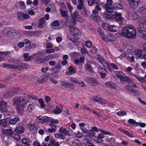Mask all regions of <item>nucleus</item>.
Returning <instances> with one entry per match:
<instances>
[{"label": "nucleus", "instance_id": "nucleus-1", "mask_svg": "<svg viewBox=\"0 0 146 146\" xmlns=\"http://www.w3.org/2000/svg\"><path fill=\"white\" fill-rule=\"evenodd\" d=\"M121 34L124 37L128 39H134L136 37V30L135 28L132 26L125 27L122 30Z\"/></svg>", "mask_w": 146, "mask_h": 146}, {"label": "nucleus", "instance_id": "nucleus-2", "mask_svg": "<svg viewBox=\"0 0 146 146\" xmlns=\"http://www.w3.org/2000/svg\"><path fill=\"white\" fill-rule=\"evenodd\" d=\"M36 97L33 96L32 95H28L25 93H23L21 94L19 98H15L13 99V102L15 105H18L19 103L21 105L23 106L27 104L30 98L35 99Z\"/></svg>", "mask_w": 146, "mask_h": 146}, {"label": "nucleus", "instance_id": "nucleus-3", "mask_svg": "<svg viewBox=\"0 0 146 146\" xmlns=\"http://www.w3.org/2000/svg\"><path fill=\"white\" fill-rule=\"evenodd\" d=\"M100 131L102 133H99L98 136L95 137L94 140L97 143H103V140L102 139L104 137V135L103 133L105 134H109L110 135L111 133L109 132L104 130H100Z\"/></svg>", "mask_w": 146, "mask_h": 146}, {"label": "nucleus", "instance_id": "nucleus-4", "mask_svg": "<svg viewBox=\"0 0 146 146\" xmlns=\"http://www.w3.org/2000/svg\"><path fill=\"white\" fill-rule=\"evenodd\" d=\"M4 33L7 36L12 38L14 35V33L15 32V31L13 29L7 27L4 29Z\"/></svg>", "mask_w": 146, "mask_h": 146}, {"label": "nucleus", "instance_id": "nucleus-5", "mask_svg": "<svg viewBox=\"0 0 146 146\" xmlns=\"http://www.w3.org/2000/svg\"><path fill=\"white\" fill-rule=\"evenodd\" d=\"M8 106L7 103L3 100H0V110L3 112L8 111Z\"/></svg>", "mask_w": 146, "mask_h": 146}, {"label": "nucleus", "instance_id": "nucleus-6", "mask_svg": "<svg viewBox=\"0 0 146 146\" xmlns=\"http://www.w3.org/2000/svg\"><path fill=\"white\" fill-rule=\"evenodd\" d=\"M113 15L114 16L115 19L118 24L120 25L122 24L123 18L121 13L117 12H115Z\"/></svg>", "mask_w": 146, "mask_h": 146}, {"label": "nucleus", "instance_id": "nucleus-7", "mask_svg": "<svg viewBox=\"0 0 146 146\" xmlns=\"http://www.w3.org/2000/svg\"><path fill=\"white\" fill-rule=\"evenodd\" d=\"M98 60L99 61L102 65L103 66L106 68L109 67V63L107 62L104 59V57L100 55H98L97 57Z\"/></svg>", "mask_w": 146, "mask_h": 146}, {"label": "nucleus", "instance_id": "nucleus-8", "mask_svg": "<svg viewBox=\"0 0 146 146\" xmlns=\"http://www.w3.org/2000/svg\"><path fill=\"white\" fill-rule=\"evenodd\" d=\"M86 80L89 84L93 86H95L99 84V82L97 79L94 77H87Z\"/></svg>", "mask_w": 146, "mask_h": 146}, {"label": "nucleus", "instance_id": "nucleus-9", "mask_svg": "<svg viewBox=\"0 0 146 146\" xmlns=\"http://www.w3.org/2000/svg\"><path fill=\"white\" fill-rule=\"evenodd\" d=\"M130 7L132 8H136L138 5L140 0H127Z\"/></svg>", "mask_w": 146, "mask_h": 146}, {"label": "nucleus", "instance_id": "nucleus-10", "mask_svg": "<svg viewBox=\"0 0 146 146\" xmlns=\"http://www.w3.org/2000/svg\"><path fill=\"white\" fill-rule=\"evenodd\" d=\"M17 90V89L16 88L11 89L6 93L4 95V96L6 98L12 97L16 94Z\"/></svg>", "mask_w": 146, "mask_h": 146}, {"label": "nucleus", "instance_id": "nucleus-11", "mask_svg": "<svg viewBox=\"0 0 146 146\" xmlns=\"http://www.w3.org/2000/svg\"><path fill=\"white\" fill-rule=\"evenodd\" d=\"M98 71L99 73L101 78H104L107 73V71L106 70L101 67L99 66L98 68Z\"/></svg>", "mask_w": 146, "mask_h": 146}, {"label": "nucleus", "instance_id": "nucleus-12", "mask_svg": "<svg viewBox=\"0 0 146 146\" xmlns=\"http://www.w3.org/2000/svg\"><path fill=\"white\" fill-rule=\"evenodd\" d=\"M69 28L71 33L75 35H79L81 34V32L79 30L78 28L73 27L72 25H70Z\"/></svg>", "mask_w": 146, "mask_h": 146}, {"label": "nucleus", "instance_id": "nucleus-13", "mask_svg": "<svg viewBox=\"0 0 146 146\" xmlns=\"http://www.w3.org/2000/svg\"><path fill=\"white\" fill-rule=\"evenodd\" d=\"M143 24V22L139 21L137 23V30L139 33H143V32H145L144 30L142 29L144 28Z\"/></svg>", "mask_w": 146, "mask_h": 146}, {"label": "nucleus", "instance_id": "nucleus-14", "mask_svg": "<svg viewBox=\"0 0 146 146\" xmlns=\"http://www.w3.org/2000/svg\"><path fill=\"white\" fill-rule=\"evenodd\" d=\"M112 3L111 0H107V3L105 5L104 7L106 9L108 10L110 12H113V9H111L110 7L109 6H111Z\"/></svg>", "mask_w": 146, "mask_h": 146}, {"label": "nucleus", "instance_id": "nucleus-15", "mask_svg": "<svg viewBox=\"0 0 146 146\" xmlns=\"http://www.w3.org/2000/svg\"><path fill=\"white\" fill-rule=\"evenodd\" d=\"M115 40V37L112 35L109 34L105 37V40L107 42H112Z\"/></svg>", "mask_w": 146, "mask_h": 146}, {"label": "nucleus", "instance_id": "nucleus-16", "mask_svg": "<svg viewBox=\"0 0 146 146\" xmlns=\"http://www.w3.org/2000/svg\"><path fill=\"white\" fill-rule=\"evenodd\" d=\"M59 132L63 136L68 135L69 134V131L63 126H62L59 129Z\"/></svg>", "mask_w": 146, "mask_h": 146}, {"label": "nucleus", "instance_id": "nucleus-17", "mask_svg": "<svg viewBox=\"0 0 146 146\" xmlns=\"http://www.w3.org/2000/svg\"><path fill=\"white\" fill-rule=\"evenodd\" d=\"M28 67V65L25 63H19L16 65V70L26 69Z\"/></svg>", "mask_w": 146, "mask_h": 146}, {"label": "nucleus", "instance_id": "nucleus-18", "mask_svg": "<svg viewBox=\"0 0 146 146\" xmlns=\"http://www.w3.org/2000/svg\"><path fill=\"white\" fill-rule=\"evenodd\" d=\"M106 86L109 88L112 89L116 88V85L114 83L111 82H108L105 83Z\"/></svg>", "mask_w": 146, "mask_h": 146}, {"label": "nucleus", "instance_id": "nucleus-19", "mask_svg": "<svg viewBox=\"0 0 146 146\" xmlns=\"http://www.w3.org/2000/svg\"><path fill=\"white\" fill-rule=\"evenodd\" d=\"M142 51L141 49H139L136 50L135 56L137 59H142Z\"/></svg>", "mask_w": 146, "mask_h": 146}, {"label": "nucleus", "instance_id": "nucleus-20", "mask_svg": "<svg viewBox=\"0 0 146 146\" xmlns=\"http://www.w3.org/2000/svg\"><path fill=\"white\" fill-rule=\"evenodd\" d=\"M83 2L84 0H78V4L77 5V8L79 10H81L85 8Z\"/></svg>", "mask_w": 146, "mask_h": 146}, {"label": "nucleus", "instance_id": "nucleus-21", "mask_svg": "<svg viewBox=\"0 0 146 146\" xmlns=\"http://www.w3.org/2000/svg\"><path fill=\"white\" fill-rule=\"evenodd\" d=\"M71 16L73 19L75 21H78L79 20L80 16L77 11H75L73 13H71Z\"/></svg>", "mask_w": 146, "mask_h": 146}, {"label": "nucleus", "instance_id": "nucleus-22", "mask_svg": "<svg viewBox=\"0 0 146 146\" xmlns=\"http://www.w3.org/2000/svg\"><path fill=\"white\" fill-rule=\"evenodd\" d=\"M84 67L86 70L90 73L93 72V70L91 65L88 63H86L84 65Z\"/></svg>", "mask_w": 146, "mask_h": 146}, {"label": "nucleus", "instance_id": "nucleus-23", "mask_svg": "<svg viewBox=\"0 0 146 146\" xmlns=\"http://www.w3.org/2000/svg\"><path fill=\"white\" fill-rule=\"evenodd\" d=\"M28 126L30 131L33 133H35L36 131V128L35 125L33 124H29L28 125Z\"/></svg>", "mask_w": 146, "mask_h": 146}, {"label": "nucleus", "instance_id": "nucleus-24", "mask_svg": "<svg viewBox=\"0 0 146 146\" xmlns=\"http://www.w3.org/2000/svg\"><path fill=\"white\" fill-rule=\"evenodd\" d=\"M24 129L23 127L19 126V127H17L15 130V131L14 132V133L16 132L17 133L21 134L24 132Z\"/></svg>", "mask_w": 146, "mask_h": 146}, {"label": "nucleus", "instance_id": "nucleus-25", "mask_svg": "<svg viewBox=\"0 0 146 146\" xmlns=\"http://www.w3.org/2000/svg\"><path fill=\"white\" fill-rule=\"evenodd\" d=\"M120 80L122 81L129 83L133 82V80L127 76H122L120 78Z\"/></svg>", "mask_w": 146, "mask_h": 146}, {"label": "nucleus", "instance_id": "nucleus-26", "mask_svg": "<svg viewBox=\"0 0 146 146\" xmlns=\"http://www.w3.org/2000/svg\"><path fill=\"white\" fill-rule=\"evenodd\" d=\"M45 21L44 18H42L38 21V27L40 28H43V24Z\"/></svg>", "mask_w": 146, "mask_h": 146}, {"label": "nucleus", "instance_id": "nucleus-27", "mask_svg": "<svg viewBox=\"0 0 146 146\" xmlns=\"http://www.w3.org/2000/svg\"><path fill=\"white\" fill-rule=\"evenodd\" d=\"M98 32L100 35L104 40H105V35L102 29L101 28H98Z\"/></svg>", "mask_w": 146, "mask_h": 146}, {"label": "nucleus", "instance_id": "nucleus-28", "mask_svg": "<svg viewBox=\"0 0 146 146\" xmlns=\"http://www.w3.org/2000/svg\"><path fill=\"white\" fill-rule=\"evenodd\" d=\"M98 0H87L88 5L92 6L95 4H97Z\"/></svg>", "mask_w": 146, "mask_h": 146}, {"label": "nucleus", "instance_id": "nucleus-29", "mask_svg": "<svg viewBox=\"0 0 146 146\" xmlns=\"http://www.w3.org/2000/svg\"><path fill=\"white\" fill-rule=\"evenodd\" d=\"M139 12L141 14L144 15L146 13V7L144 6L140 7L138 10Z\"/></svg>", "mask_w": 146, "mask_h": 146}, {"label": "nucleus", "instance_id": "nucleus-30", "mask_svg": "<svg viewBox=\"0 0 146 146\" xmlns=\"http://www.w3.org/2000/svg\"><path fill=\"white\" fill-rule=\"evenodd\" d=\"M62 111V108L61 107L57 106L56 108L53 110L54 113L56 114L60 113Z\"/></svg>", "mask_w": 146, "mask_h": 146}, {"label": "nucleus", "instance_id": "nucleus-31", "mask_svg": "<svg viewBox=\"0 0 146 146\" xmlns=\"http://www.w3.org/2000/svg\"><path fill=\"white\" fill-rule=\"evenodd\" d=\"M61 84L62 86H63L65 87H67L68 86H73L72 84L64 81H62L61 82Z\"/></svg>", "mask_w": 146, "mask_h": 146}, {"label": "nucleus", "instance_id": "nucleus-32", "mask_svg": "<svg viewBox=\"0 0 146 146\" xmlns=\"http://www.w3.org/2000/svg\"><path fill=\"white\" fill-rule=\"evenodd\" d=\"M68 38L70 40L73 42H77L78 41V38L76 36L74 35H71V36H68Z\"/></svg>", "mask_w": 146, "mask_h": 146}, {"label": "nucleus", "instance_id": "nucleus-33", "mask_svg": "<svg viewBox=\"0 0 146 146\" xmlns=\"http://www.w3.org/2000/svg\"><path fill=\"white\" fill-rule=\"evenodd\" d=\"M42 51H38L36 53L33 54L32 55L33 59L38 58L39 56L42 55Z\"/></svg>", "mask_w": 146, "mask_h": 146}, {"label": "nucleus", "instance_id": "nucleus-34", "mask_svg": "<svg viewBox=\"0 0 146 146\" xmlns=\"http://www.w3.org/2000/svg\"><path fill=\"white\" fill-rule=\"evenodd\" d=\"M4 67L10 69H13L16 70V65H13L11 64H5L3 66Z\"/></svg>", "mask_w": 146, "mask_h": 146}, {"label": "nucleus", "instance_id": "nucleus-35", "mask_svg": "<svg viewBox=\"0 0 146 146\" xmlns=\"http://www.w3.org/2000/svg\"><path fill=\"white\" fill-rule=\"evenodd\" d=\"M18 106L17 107V110L18 112L20 114H22L24 112V108L23 106Z\"/></svg>", "mask_w": 146, "mask_h": 146}, {"label": "nucleus", "instance_id": "nucleus-36", "mask_svg": "<svg viewBox=\"0 0 146 146\" xmlns=\"http://www.w3.org/2000/svg\"><path fill=\"white\" fill-rule=\"evenodd\" d=\"M118 130L119 131L123 133L127 136L131 137H133V136L131 135L130 133L127 131L121 128L118 129Z\"/></svg>", "mask_w": 146, "mask_h": 146}, {"label": "nucleus", "instance_id": "nucleus-37", "mask_svg": "<svg viewBox=\"0 0 146 146\" xmlns=\"http://www.w3.org/2000/svg\"><path fill=\"white\" fill-rule=\"evenodd\" d=\"M60 11L62 15L66 19H68V16L67 12L66 11L62 9H60Z\"/></svg>", "mask_w": 146, "mask_h": 146}, {"label": "nucleus", "instance_id": "nucleus-38", "mask_svg": "<svg viewBox=\"0 0 146 146\" xmlns=\"http://www.w3.org/2000/svg\"><path fill=\"white\" fill-rule=\"evenodd\" d=\"M101 10V8L98 5L96 6L95 8V9L94 10L92 13L93 14H97L99 13V11H100Z\"/></svg>", "mask_w": 146, "mask_h": 146}, {"label": "nucleus", "instance_id": "nucleus-39", "mask_svg": "<svg viewBox=\"0 0 146 146\" xmlns=\"http://www.w3.org/2000/svg\"><path fill=\"white\" fill-rule=\"evenodd\" d=\"M131 16L134 20H138L139 19V16L136 12H133L131 13Z\"/></svg>", "mask_w": 146, "mask_h": 146}, {"label": "nucleus", "instance_id": "nucleus-40", "mask_svg": "<svg viewBox=\"0 0 146 146\" xmlns=\"http://www.w3.org/2000/svg\"><path fill=\"white\" fill-rule=\"evenodd\" d=\"M60 69V67L59 66H55L51 69V72L53 74L59 72Z\"/></svg>", "mask_w": 146, "mask_h": 146}, {"label": "nucleus", "instance_id": "nucleus-41", "mask_svg": "<svg viewBox=\"0 0 146 146\" xmlns=\"http://www.w3.org/2000/svg\"><path fill=\"white\" fill-rule=\"evenodd\" d=\"M19 118L18 117L11 119L10 120L9 123L11 124H15L19 120Z\"/></svg>", "mask_w": 146, "mask_h": 146}, {"label": "nucleus", "instance_id": "nucleus-42", "mask_svg": "<svg viewBox=\"0 0 146 146\" xmlns=\"http://www.w3.org/2000/svg\"><path fill=\"white\" fill-rule=\"evenodd\" d=\"M60 25V23L58 20H56L52 22L51 24V25L52 27H55L59 26Z\"/></svg>", "mask_w": 146, "mask_h": 146}, {"label": "nucleus", "instance_id": "nucleus-43", "mask_svg": "<svg viewBox=\"0 0 146 146\" xmlns=\"http://www.w3.org/2000/svg\"><path fill=\"white\" fill-rule=\"evenodd\" d=\"M69 73L68 74V75H71L73 74L74 73L76 72L75 70L73 67L70 66L68 68Z\"/></svg>", "mask_w": 146, "mask_h": 146}, {"label": "nucleus", "instance_id": "nucleus-44", "mask_svg": "<svg viewBox=\"0 0 146 146\" xmlns=\"http://www.w3.org/2000/svg\"><path fill=\"white\" fill-rule=\"evenodd\" d=\"M132 70V68L131 67H128L127 68H125V70L126 72L128 73L129 74L133 76L134 75L133 73L131 72V70Z\"/></svg>", "mask_w": 146, "mask_h": 146}, {"label": "nucleus", "instance_id": "nucleus-45", "mask_svg": "<svg viewBox=\"0 0 146 146\" xmlns=\"http://www.w3.org/2000/svg\"><path fill=\"white\" fill-rule=\"evenodd\" d=\"M116 26L114 25H109L108 30L111 32H115L117 30L116 29Z\"/></svg>", "mask_w": 146, "mask_h": 146}, {"label": "nucleus", "instance_id": "nucleus-46", "mask_svg": "<svg viewBox=\"0 0 146 146\" xmlns=\"http://www.w3.org/2000/svg\"><path fill=\"white\" fill-rule=\"evenodd\" d=\"M44 117L41 116L38 117L37 119V121L40 123H43L44 122Z\"/></svg>", "mask_w": 146, "mask_h": 146}, {"label": "nucleus", "instance_id": "nucleus-47", "mask_svg": "<svg viewBox=\"0 0 146 146\" xmlns=\"http://www.w3.org/2000/svg\"><path fill=\"white\" fill-rule=\"evenodd\" d=\"M125 89L127 91H129L131 93H134V90L132 89L130 86L126 85L125 86Z\"/></svg>", "mask_w": 146, "mask_h": 146}, {"label": "nucleus", "instance_id": "nucleus-48", "mask_svg": "<svg viewBox=\"0 0 146 146\" xmlns=\"http://www.w3.org/2000/svg\"><path fill=\"white\" fill-rule=\"evenodd\" d=\"M5 134H6L7 135L11 136L13 135V131L12 129H7L5 131Z\"/></svg>", "mask_w": 146, "mask_h": 146}, {"label": "nucleus", "instance_id": "nucleus-49", "mask_svg": "<svg viewBox=\"0 0 146 146\" xmlns=\"http://www.w3.org/2000/svg\"><path fill=\"white\" fill-rule=\"evenodd\" d=\"M58 122V121L56 119H52L50 122V126H56L55 125L56 123H57Z\"/></svg>", "mask_w": 146, "mask_h": 146}, {"label": "nucleus", "instance_id": "nucleus-50", "mask_svg": "<svg viewBox=\"0 0 146 146\" xmlns=\"http://www.w3.org/2000/svg\"><path fill=\"white\" fill-rule=\"evenodd\" d=\"M1 53H2L3 57H4L5 58V56H9L11 53V52L9 51H6L4 52L1 51Z\"/></svg>", "mask_w": 146, "mask_h": 146}, {"label": "nucleus", "instance_id": "nucleus-51", "mask_svg": "<svg viewBox=\"0 0 146 146\" xmlns=\"http://www.w3.org/2000/svg\"><path fill=\"white\" fill-rule=\"evenodd\" d=\"M121 6V5L119 3H114L112 7L113 9H119L120 8L119 6Z\"/></svg>", "mask_w": 146, "mask_h": 146}, {"label": "nucleus", "instance_id": "nucleus-52", "mask_svg": "<svg viewBox=\"0 0 146 146\" xmlns=\"http://www.w3.org/2000/svg\"><path fill=\"white\" fill-rule=\"evenodd\" d=\"M7 124V123L5 119L0 120V125L2 126H5Z\"/></svg>", "mask_w": 146, "mask_h": 146}, {"label": "nucleus", "instance_id": "nucleus-53", "mask_svg": "<svg viewBox=\"0 0 146 146\" xmlns=\"http://www.w3.org/2000/svg\"><path fill=\"white\" fill-rule=\"evenodd\" d=\"M81 12L84 17H87L88 16V13L85 8L81 10Z\"/></svg>", "mask_w": 146, "mask_h": 146}, {"label": "nucleus", "instance_id": "nucleus-54", "mask_svg": "<svg viewBox=\"0 0 146 146\" xmlns=\"http://www.w3.org/2000/svg\"><path fill=\"white\" fill-rule=\"evenodd\" d=\"M22 15H22V12H20L18 13L17 14L18 19L21 21H23V18L22 17Z\"/></svg>", "mask_w": 146, "mask_h": 146}, {"label": "nucleus", "instance_id": "nucleus-55", "mask_svg": "<svg viewBox=\"0 0 146 146\" xmlns=\"http://www.w3.org/2000/svg\"><path fill=\"white\" fill-rule=\"evenodd\" d=\"M55 136L56 138L58 139H64L65 138L64 136H63V135H62L61 133L56 134H55Z\"/></svg>", "mask_w": 146, "mask_h": 146}, {"label": "nucleus", "instance_id": "nucleus-56", "mask_svg": "<svg viewBox=\"0 0 146 146\" xmlns=\"http://www.w3.org/2000/svg\"><path fill=\"white\" fill-rule=\"evenodd\" d=\"M110 25L106 23H103L102 24V26L103 28L106 30H108Z\"/></svg>", "mask_w": 146, "mask_h": 146}, {"label": "nucleus", "instance_id": "nucleus-57", "mask_svg": "<svg viewBox=\"0 0 146 146\" xmlns=\"http://www.w3.org/2000/svg\"><path fill=\"white\" fill-rule=\"evenodd\" d=\"M115 73L116 76L120 79L122 76L121 75L122 73L121 72L116 71L115 72Z\"/></svg>", "mask_w": 146, "mask_h": 146}, {"label": "nucleus", "instance_id": "nucleus-58", "mask_svg": "<svg viewBox=\"0 0 146 146\" xmlns=\"http://www.w3.org/2000/svg\"><path fill=\"white\" fill-rule=\"evenodd\" d=\"M137 79L139 80V81H140L141 82H143L144 81V79L143 78L140 77V76H138L136 75L135 74H134L133 75Z\"/></svg>", "mask_w": 146, "mask_h": 146}, {"label": "nucleus", "instance_id": "nucleus-59", "mask_svg": "<svg viewBox=\"0 0 146 146\" xmlns=\"http://www.w3.org/2000/svg\"><path fill=\"white\" fill-rule=\"evenodd\" d=\"M44 122H50V121H51L52 119V118L44 116Z\"/></svg>", "mask_w": 146, "mask_h": 146}, {"label": "nucleus", "instance_id": "nucleus-60", "mask_svg": "<svg viewBox=\"0 0 146 146\" xmlns=\"http://www.w3.org/2000/svg\"><path fill=\"white\" fill-rule=\"evenodd\" d=\"M117 115L121 116L124 115L126 114V113L125 111H120L117 113Z\"/></svg>", "mask_w": 146, "mask_h": 146}, {"label": "nucleus", "instance_id": "nucleus-61", "mask_svg": "<svg viewBox=\"0 0 146 146\" xmlns=\"http://www.w3.org/2000/svg\"><path fill=\"white\" fill-rule=\"evenodd\" d=\"M85 44L87 47L90 48L92 46V43L91 41H86Z\"/></svg>", "mask_w": 146, "mask_h": 146}, {"label": "nucleus", "instance_id": "nucleus-62", "mask_svg": "<svg viewBox=\"0 0 146 146\" xmlns=\"http://www.w3.org/2000/svg\"><path fill=\"white\" fill-rule=\"evenodd\" d=\"M102 98L98 97H96L94 98L93 100L99 103H101V102L102 101Z\"/></svg>", "mask_w": 146, "mask_h": 146}, {"label": "nucleus", "instance_id": "nucleus-63", "mask_svg": "<svg viewBox=\"0 0 146 146\" xmlns=\"http://www.w3.org/2000/svg\"><path fill=\"white\" fill-rule=\"evenodd\" d=\"M34 109V106L31 104H30L28 106L27 110L28 111L30 112L33 110Z\"/></svg>", "mask_w": 146, "mask_h": 146}, {"label": "nucleus", "instance_id": "nucleus-64", "mask_svg": "<svg viewBox=\"0 0 146 146\" xmlns=\"http://www.w3.org/2000/svg\"><path fill=\"white\" fill-rule=\"evenodd\" d=\"M22 17L23 18V20L24 21L25 19H28L29 18L30 16L29 15L27 14L24 13H22Z\"/></svg>", "mask_w": 146, "mask_h": 146}]
</instances>
